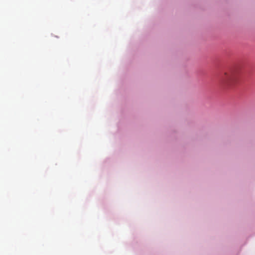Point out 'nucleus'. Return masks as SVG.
Returning <instances> with one entry per match:
<instances>
[{"label": "nucleus", "mask_w": 255, "mask_h": 255, "mask_svg": "<svg viewBox=\"0 0 255 255\" xmlns=\"http://www.w3.org/2000/svg\"><path fill=\"white\" fill-rule=\"evenodd\" d=\"M239 78V72L235 69H229L221 74L219 77V83L222 87L229 88L233 86Z\"/></svg>", "instance_id": "1"}]
</instances>
